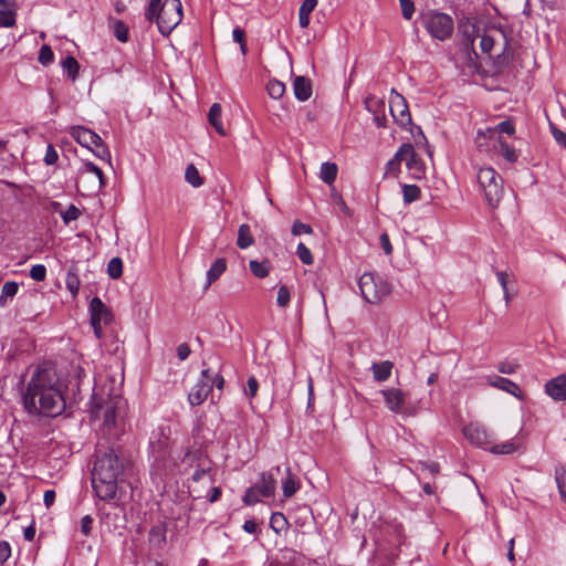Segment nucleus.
<instances>
[{
    "instance_id": "nucleus-1",
    "label": "nucleus",
    "mask_w": 566,
    "mask_h": 566,
    "mask_svg": "<svg viewBox=\"0 0 566 566\" xmlns=\"http://www.w3.org/2000/svg\"><path fill=\"white\" fill-rule=\"evenodd\" d=\"M133 473V462L120 447H105L97 443L92 470V486L101 500H113L117 490L128 482Z\"/></svg>"
},
{
    "instance_id": "nucleus-2",
    "label": "nucleus",
    "mask_w": 566,
    "mask_h": 566,
    "mask_svg": "<svg viewBox=\"0 0 566 566\" xmlns=\"http://www.w3.org/2000/svg\"><path fill=\"white\" fill-rule=\"evenodd\" d=\"M64 388L55 369L38 368L22 396L23 407L31 415L60 416L66 408Z\"/></svg>"
},
{
    "instance_id": "nucleus-3",
    "label": "nucleus",
    "mask_w": 566,
    "mask_h": 566,
    "mask_svg": "<svg viewBox=\"0 0 566 566\" xmlns=\"http://www.w3.org/2000/svg\"><path fill=\"white\" fill-rule=\"evenodd\" d=\"M170 434V427L165 424L153 430L149 438L148 451L151 469L159 476L167 475L177 467V461L171 455L174 442Z\"/></svg>"
},
{
    "instance_id": "nucleus-4",
    "label": "nucleus",
    "mask_w": 566,
    "mask_h": 566,
    "mask_svg": "<svg viewBox=\"0 0 566 566\" xmlns=\"http://www.w3.org/2000/svg\"><path fill=\"white\" fill-rule=\"evenodd\" d=\"M418 21L433 40L444 42L453 34V19L448 13L428 9L420 13Z\"/></svg>"
},
{
    "instance_id": "nucleus-5",
    "label": "nucleus",
    "mask_w": 566,
    "mask_h": 566,
    "mask_svg": "<svg viewBox=\"0 0 566 566\" xmlns=\"http://www.w3.org/2000/svg\"><path fill=\"white\" fill-rule=\"evenodd\" d=\"M181 464L184 465L181 472L185 474L188 473L189 470H193L190 475L192 482H199L205 476H207L211 483L214 482V464L201 449L187 450L181 459Z\"/></svg>"
},
{
    "instance_id": "nucleus-6",
    "label": "nucleus",
    "mask_w": 566,
    "mask_h": 566,
    "mask_svg": "<svg viewBox=\"0 0 566 566\" xmlns=\"http://www.w3.org/2000/svg\"><path fill=\"white\" fill-rule=\"evenodd\" d=\"M480 190L483 192L486 203L496 208L503 196V179L492 167H481L476 172Z\"/></svg>"
},
{
    "instance_id": "nucleus-7",
    "label": "nucleus",
    "mask_w": 566,
    "mask_h": 566,
    "mask_svg": "<svg viewBox=\"0 0 566 566\" xmlns=\"http://www.w3.org/2000/svg\"><path fill=\"white\" fill-rule=\"evenodd\" d=\"M361 297L369 304L380 303L390 292L389 284L375 273H364L358 280Z\"/></svg>"
},
{
    "instance_id": "nucleus-8",
    "label": "nucleus",
    "mask_w": 566,
    "mask_h": 566,
    "mask_svg": "<svg viewBox=\"0 0 566 566\" xmlns=\"http://www.w3.org/2000/svg\"><path fill=\"white\" fill-rule=\"evenodd\" d=\"M182 20V4L180 0H165L155 17L159 32L168 35Z\"/></svg>"
},
{
    "instance_id": "nucleus-9",
    "label": "nucleus",
    "mask_w": 566,
    "mask_h": 566,
    "mask_svg": "<svg viewBox=\"0 0 566 566\" xmlns=\"http://www.w3.org/2000/svg\"><path fill=\"white\" fill-rule=\"evenodd\" d=\"M93 401V412L97 417H103L104 423L107 426H113L116 421V412L122 401L119 395H111L107 394L105 398L104 389L102 394L94 392L92 397Z\"/></svg>"
},
{
    "instance_id": "nucleus-10",
    "label": "nucleus",
    "mask_w": 566,
    "mask_h": 566,
    "mask_svg": "<svg viewBox=\"0 0 566 566\" xmlns=\"http://www.w3.org/2000/svg\"><path fill=\"white\" fill-rule=\"evenodd\" d=\"M275 489L276 482L273 475L271 473L263 472L260 474L258 482L245 491L243 502L247 505H253L258 503L261 497L273 496Z\"/></svg>"
},
{
    "instance_id": "nucleus-11",
    "label": "nucleus",
    "mask_w": 566,
    "mask_h": 566,
    "mask_svg": "<svg viewBox=\"0 0 566 566\" xmlns=\"http://www.w3.org/2000/svg\"><path fill=\"white\" fill-rule=\"evenodd\" d=\"M385 406L394 413L410 416L411 411L407 406V396L399 388H387L380 390Z\"/></svg>"
},
{
    "instance_id": "nucleus-12",
    "label": "nucleus",
    "mask_w": 566,
    "mask_h": 566,
    "mask_svg": "<svg viewBox=\"0 0 566 566\" xmlns=\"http://www.w3.org/2000/svg\"><path fill=\"white\" fill-rule=\"evenodd\" d=\"M212 374L210 369H203L196 385L188 394V401L191 406L201 405L212 391Z\"/></svg>"
},
{
    "instance_id": "nucleus-13",
    "label": "nucleus",
    "mask_w": 566,
    "mask_h": 566,
    "mask_svg": "<svg viewBox=\"0 0 566 566\" xmlns=\"http://www.w3.org/2000/svg\"><path fill=\"white\" fill-rule=\"evenodd\" d=\"M390 113L396 123L401 127H407L411 123L407 102L395 88L391 90Z\"/></svg>"
},
{
    "instance_id": "nucleus-14",
    "label": "nucleus",
    "mask_w": 566,
    "mask_h": 566,
    "mask_svg": "<svg viewBox=\"0 0 566 566\" xmlns=\"http://www.w3.org/2000/svg\"><path fill=\"white\" fill-rule=\"evenodd\" d=\"M401 153L405 154V161L413 179H421L426 174V166L422 159L415 153L411 144H402Z\"/></svg>"
},
{
    "instance_id": "nucleus-15",
    "label": "nucleus",
    "mask_w": 566,
    "mask_h": 566,
    "mask_svg": "<svg viewBox=\"0 0 566 566\" xmlns=\"http://www.w3.org/2000/svg\"><path fill=\"white\" fill-rule=\"evenodd\" d=\"M464 437L480 448H486L492 442V436L484 426L471 422L463 428Z\"/></svg>"
},
{
    "instance_id": "nucleus-16",
    "label": "nucleus",
    "mask_w": 566,
    "mask_h": 566,
    "mask_svg": "<svg viewBox=\"0 0 566 566\" xmlns=\"http://www.w3.org/2000/svg\"><path fill=\"white\" fill-rule=\"evenodd\" d=\"M458 31L463 39V46L468 51V53H473L475 56L478 55L474 50L475 36L478 35V27L476 23L470 18L462 19L458 24Z\"/></svg>"
},
{
    "instance_id": "nucleus-17",
    "label": "nucleus",
    "mask_w": 566,
    "mask_h": 566,
    "mask_svg": "<svg viewBox=\"0 0 566 566\" xmlns=\"http://www.w3.org/2000/svg\"><path fill=\"white\" fill-rule=\"evenodd\" d=\"M70 135L83 147L92 149L95 144L101 145V136L84 126H73Z\"/></svg>"
},
{
    "instance_id": "nucleus-18",
    "label": "nucleus",
    "mask_w": 566,
    "mask_h": 566,
    "mask_svg": "<svg viewBox=\"0 0 566 566\" xmlns=\"http://www.w3.org/2000/svg\"><path fill=\"white\" fill-rule=\"evenodd\" d=\"M91 322L103 323L108 325L113 321L111 310L103 303V301L95 296L90 303Z\"/></svg>"
},
{
    "instance_id": "nucleus-19",
    "label": "nucleus",
    "mask_w": 566,
    "mask_h": 566,
    "mask_svg": "<svg viewBox=\"0 0 566 566\" xmlns=\"http://www.w3.org/2000/svg\"><path fill=\"white\" fill-rule=\"evenodd\" d=\"M545 394L555 401L566 400V375L562 374L545 384Z\"/></svg>"
},
{
    "instance_id": "nucleus-20",
    "label": "nucleus",
    "mask_w": 566,
    "mask_h": 566,
    "mask_svg": "<svg viewBox=\"0 0 566 566\" xmlns=\"http://www.w3.org/2000/svg\"><path fill=\"white\" fill-rule=\"evenodd\" d=\"M293 91L296 99L307 101L312 96L311 81L305 76H295L293 80Z\"/></svg>"
},
{
    "instance_id": "nucleus-21",
    "label": "nucleus",
    "mask_w": 566,
    "mask_h": 566,
    "mask_svg": "<svg viewBox=\"0 0 566 566\" xmlns=\"http://www.w3.org/2000/svg\"><path fill=\"white\" fill-rule=\"evenodd\" d=\"M148 541L153 547L161 548L167 541V524L159 522L153 525L148 534Z\"/></svg>"
},
{
    "instance_id": "nucleus-22",
    "label": "nucleus",
    "mask_w": 566,
    "mask_h": 566,
    "mask_svg": "<svg viewBox=\"0 0 566 566\" xmlns=\"http://www.w3.org/2000/svg\"><path fill=\"white\" fill-rule=\"evenodd\" d=\"M394 364L389 360L373 363L371 370L374 379L378 382L386 381L391 376Z\"/></svg>"
},
{
    "instance_id": "nucleus-23",
    "label": "nucleus",
    "mask_w": 566,
    "mask_h": 566,
    "mask_svg": "<svg viewBox=\"0 0 566 566\" xmlns=\"http://www.w3.org/2000/svg\"><path fill=\"white\" fill-rule=\"evenodd\" d=\"M221 113H222V109H221L220 104L214 103L211 105V107L209 109L208 119H209V123L211 124V126L216 129V132L219 135L224 136L226 130H224L222 122H221Z\"/></svg>"
},
{
    "instance_id": "nucleus-24",
    "label": "nucleus",
    "mask_w": 566,
    "mask_h": 566,
    "mask_svg": "<svg viewBox=\"0 0 566 566\" xmlns=\"http://www.w3.org/2000/svg\"><path fill=\"white\" fill-rule=\"evenodd\" d=\"M491 386L499 388L501 390H504L509 394H511L514 397H518L521 389L514 381L510 380L509 378L496 376L494 380L490 381Z\"/></svg>"
},
{
    "instance_id": "nucleus-25",
    "label": "nucleus",
    "mask_w": 566,
    "mask_h": 566,
    "mask_svg": "<svg viewBox=\"0 0 566 566\" xmlns=\"http://www.w3.org/2000/svg\"><path fill=\"white\" fill-rule=\"evenodd\" d=\"M227 270V263L224 259H217L210 269L207 271V284L206 289L209 287L214 281H217Z\"/></svg>"
},
{
    "instance_id": "nucleus-26",
    "label": "nucleus",
    "mask_w": 566,
    "mask_h": 566,
    "mask_svg": "<svg viewBox=\"0 0 566 566\" xmlns=\"http://www.w3.org/2000/svg\"><path fill=\"white\" fill-rule=\"evenodd\" d=\"M338 167L335 163L325 161L321 165L319 178L326 185H333L336 180Z\"/></svg>"
},
{
    "instance_id": "nucleus-27",
    "label": "nucleus",
    "mask_w": 566,
    "mask_h": 566,
    "mask_svg": "<svg viewBox=\"0 0 566 566\" xmlns=\"http://www.w3.org/2000/svg\"><path fill=\"white\" fill-rule=\"evenodd\" d=\"M494 148L509 163H515L518 158L516 149L502 138L497 139Z\"/></svg>"
},
{
    "instance_id": "nucleus-28",
    "label": "nucleus",
    "mask_w": 566,
    "mask_h": 566,
    "mask_svg": "<svg viewBox=\"0 0 566 566\" xmlns=\"http://www.w3.org/2000/svg\"><path fill=\"white\" fill-rule=\"evenodd\" d=\"M237 244L240 249H248L254 244V238L249 224L243 223L239 227Z\"/></svg>"
},
{
    "instance_id": "nucleus-29",
    "label": "nucleus",
    "mask_w": 566,
    "mask_h": 566,
    "mask_svg": "<svg viewBox=\"0 0 566 566\" xmlns=\"http://www.w3.org/2000/svg\"><path fill=\"white\" fill-rule=\"evenodd\" d=\"M300 489V483L296 478L291 473L290 468L286 469V476L282 482V490L284 497L289 499L293 496Z\"/></svg>"
},
{
    "instance_id": "nucleus-30",
    "label": "nucleus",
    "mask_w": 566,
    "mask_h": 566,
    "mask_svg": "<svg viewBox=\"0 0 566 566\" xmlns=\"http://www.w3.org/2000/svg\"><path fill=\"white\" fill-rule=\"evenodd\" d=\"M19 286L15 282H6L1 290L0 305L6 306L8 301L12 300L18 293Z\"/></svg>"
},
{
    "instance_id": "nucleus-31",
    "label": "nucleus",
    "mask_w": 566,
    "mask_h": 566,
    "mask_svg": "<svg viewBox=\"0 0 566 566\" xmlns=\"http://www.w3.org/2000/svg\"><path fill=\"white\" fill-rule=\"evenodd\" d=\"M62 67L72 81L76 80L78 75L80 64L75 57L66 56L65 59H63Z\"/></svg>"
},
{
    "instance_id": "nucleus-32",
    "label": "nucleus",
    "mask_w": 566,
    "mask_h": 566,
    "mask_svg": "<svg viewBox=\"0 0 566 566\" xmlns=\"http://www.w3.org/2000/svg\"><path fill=\"white\" fill-rule=\"evenodd\" d=\"M517 449H518V444L513 440H509L503 443L493 444L490 448V452H492L493 454H512Z\"/></svg>"
},
{
    "instance_id": "nucleus-33",
    "label": "nucleus",
    "mask_w": 566,
    "mask_h": 566,
    "mask_svg": "<svg viewBox=\"0 0 566 566\" xmlns=\"http://www.w3.org/2000/svg\"><path fill=\"white\" fill-rule=\"evenodd\" d=\"M249 268L252 274L258 279H264L270 273V268L265 261L259 262L256 260H251L249 262Z\"/></svg>"
},
{
    "instance_id": "nucleus-34",
    "label": "nucleus",
    "mask_w": 566,
    "mask_h": 566,
    "mask_svg": "<svg viewBox=\"0 0 566 566\" xmlns=\"http://www.w3.org/2000/svg\"><path fill=\"white\" fill-rule=\"evenodd\" d=\"M421 190L417 185H402L405 205H409L420 198Z\"/></svg>"
},
{
    "instance_id": "nucleus-35",
    "label": "nucleus",
    "mask_w": 566,
    "mask_h": 566,
    "mask_svg": "<svg viewBox=\"0 0 566 566\" xmlns=\"http://www.w3.org/2000/svg\"><path fill=\"white\" fill-rule=\"evenodd\" d=\"M266 91L270 97L279 99L285 93V84L279 80H271L266 85Z\"/></svg>"
},
{
    "instance_id": "nucleus-36",
    "label": "nucleus",
    "mask_w": 566,
    "mask_h": 566,
    "mask_svg": "<svg viewBox=\"0 0 566 566\" xmlns=\"http://www.w3.org/2000/svg\"><path fill=\"white\" fill-rule=\"evenodd\" d=\"M287 525H289L287 520L283 513H280V512L272 513L271 518H270V527L276 534H279L283 530H285L287 527Z\"/></svg>"
},
{
    "instance_id": "nucleus-37",
    "label": "nucleus",
    "mask_w": 566,
    "mask_h": 566,
    "mask_svg": "<svg viewBox=\"0 0 566 566\" xmlns=\"http://www.w3.org/2000/svg\"><path fill=\"white\" fill-rule=\"evenodd\" d=\"M107 273L112 279H119L123 274V261L120 258H113L107 264Z\"/></svg>"
},
{
    "instance_id": "nucleus-38",
    "label": "nucleus",
    "mask_w": 566,
    "mask_h": 566,
    "mask_svg": "<svg viewBox=\"0 0 566 566\" xmlns=\"http://www.w3.org/2000/svg\"><path fill=\"white\" fill-rule=\"evenodd\" d=\"M185 178L193 187H199L203 184L198 169L192 164L186 168Z\"/></svg>"
},
{
    "instance_id": "nucleus-39",
    "label": "nucleus",
    "mask_w": 566,
    "mask_h": 566,
    "mask_svg": "<svg viewBox=\"0 0 566 566\" xmlns=\"http://www.w3.org/2000/svg\"><path fill=\"white\" fill-rule=\"evenodd\" d=\"M401 161H405V154L401 153V146H400L399 149L397 150V153L395 154L394 158L387 163V166H386L387 172L397 175L400 170L399 166H400Z\"/></svg>"
},
{
    "instance_id": "nucleus-40",
    "label": "nucleus",
    "mask_w": 566,
    "mask_h": 566,
    "mask_svg": "<svg viewBox=\"0 0 566 566\" xmlns=\"http://www.w3.org/2000/svg\"><path fill=\"white\" fill-rule=\"evenodd\" d=\"M66 289L73 296H76L80 290V279L76 274L67 272L65 279Z\"/></svg>"
},
{
    "instance_id": "nucleus-41",
    "label": "nucleus",
    "mask_w": 566,
    "mask_h": 566,
    "mask_svg": "<svg viewBox=\"0 0 566 566\" xmlns=\"http://www.w3.org/2000/svg\"><path fill=\"white\" fill-rule=\"evenodd\" d=\"M114 35L123 43L128 41V28L123 21L118 20L114 22Z\"/></svg>"
},
{
    "instance_id": "nucleus-42",
    "label": "nucleus",
    "mask_w": 566,
    "mask_h": 566,
    "mask_svg": "<svg viewBox=\"0 0 566 566\" xmlns=\"http://www.w3.org/2000/svg\"><path fill=\"white\" fill-rule=\"evenodd\" d=\"M296 253H297L300 260L302 261V263H304L306 265H310L313 263V261H314L313 255H312L310 249L303 242H300L297 244Z\"/></svg>"
},
{
    "instance_id": "nucleus-43",
    "label": "nucleus",
    "mask_w": 566,
    "mask_h": 566,
    "mask_svg": "<svg viewBox=\"0 0 566 566\" xmlns=\"http://www.w3.org/2000/svg\"><path fill=\"white\" fill-rule=\"evenodd\" d=\"M291 301V292L285 285H281L277 290L276 304L280 307H286Z\"/></svg>"
},
{
    "instance_id": "nucleus-44",
    "label": "nucleus",
    "mask_w": 566,
    "mask_h": 566,
    "mask_svg": "<svg viewBox=\"0 0 566 566\" xmlns=\"http://www.w3.org/2000/svg\"><path fill=\"white\" fill-rule=\"evenodd\" d=\"M163 0H150L149 4L146 9L145 17L149 22H154L157 12L160 10L163 6Z\"/></svg>"
},
{
    "instance_id": "nucleus-45",
    "label": "nucleus",
    "mask_w": 566,
    "mask_h": 566,
    "mask_svg": "<svg viewBox=\"0 0 566 566\" xmlns=\"http://www.w3.org/2000/svg\"><path fill=\"white\" fill-rule=\"evenodd\" d=\"M95 148L92 147V151L96 157H98L102 160H106L107 163H111V151L108 150L107 146L104 144V142L101 139V145L95 144Z\"/></svg>"
},
{
    "instance_id": "nucleus-46",
    "label": "nucleus",
    "mask_w": 566,
    "mask_h": 566,
    "mask_svg": "<svg viewBox=\"0 0 566 566\" xmlns=\"http://www.w3.org/2000/svg\"><path fill=\"white\" fill-rule=\"evenodd\" d=\"M84 170L86 172L93 174V175H95L97 177V179H98V187L99 188L104 185L103 171L94 163H92V161H84Z\"/></svg>"
},
{
    "instance_id": "nucleus-47",
    "label": "nucleus",
    "mask_w": 566,
    "mask_h": 566,
    "mask_svg": "<svg viewBox=\"0 0 566 566\" xmlns=\"http://www.w3.org/2000/svg\"><path fill=\"white\" fill-rule=\"evenodd\" d=\"M54 60V54L49 45H43L39 52V62L42 65H49Z\"/></svg>"
},
{
    "instance_id": "nucleus-48",
    "label": "nucleus",
    "mask_w": 566,
    "mask_h": 566,
    "mask_svg": "<svg viewBox=\"0 0 566 566\" xmlns=\"http://www.w3.org/2000/svg\"><path fill=\"white\" fill-rule=\"evenodd\" d=\"M78 217L80 210L74 205L69 206L67 209L61 213V218L66 224H69L71 221L76 220Z\"/></svg>"
},
{
    "instance_id": "nucleus-49",
    "label": "nucleus",
    "mask_w": 566,
    "mask_h": 566,
    "mask_svg": "<svg viewBox=\"0 0 566 566\" xmlns=\"http://www.w3.org/2000/svg\"><path fill=\"white\" fill-rule=\"evenodd\" d=\"M30 276L36 282H41L46 276V268L43 264H35L30 270Z\"/></svg>"
},
{
    "instance_id": "nucleus-50",
    "label": "nucleus",
    "mask_w": 566,
    "mask_h": 566,
    "mask_svg": "<svg viewBox=\"0 0 566 566\" xmlns=\"http://www.w3.org/2000/svg\"><path fill=\"white\" fill-rule=\"evenodd\" d=\"M402 17L410 20L415 13V4L411 0H399Z\"/></svg>"
},
{
    "instance_id": "nucleus-51",
    "label": "nucleus",
    "mask_w": 566,
    "mask_h": 566,
    "mask_svg": "<svg viewBox=\"0 0 566 566\" xmlns=\"http://www.w3.org/2000/svg\"><path fill=\"white\" fill-rule=\"evenodd\" d=\"M15 24V14L12 10H7L0 14V27L11 28Z\"/></svg>"
},
{
    "instance_id": "nucleus-52",
    "label": "nucleus",
    "mask_w": 566,
    "mask_h": 566,
    "mask_svg": "<svg viewBox=\"0 0 566 566\" xmlns=\"http://www.w3.org/2000/svg\"><path fill=\"white\" fill-rule=\"evenodd\" d=\"M313 232V229L310 224L303 223L301 221H295L292 227V234L293 235H301V234H311Z\"/></svg>"
},
{
    "instance_id": "nucleus-53",
    "label": "nucleus",
    "mask_w": 566,
    "mask_h": 566,
    "mask_svg": "<svg viewBox=\"0 0 566 566\" xmlns=\"http://www.w3.org/2000/svg\"><path fill=\"white\" fill-rule=\"evenodd\" d=\"M376 104L380 108V112H377V111L374 112V122L377 125V127H385L386 126V116L384 114L385 104L381 101H377Z\"/></svg>"
},
{
    "instance_id": "nucleus-54",
    "label": "nucleus",
    "mask_w": 566,
    "mask_h": 566,
    "mask_svg": "<svg viewBox=\"0 0 566 566\" xmlns=\"http://www.w3.org/2000/svg\"><path fill=\"white\" fill-rule=\"evenodd\" d=\"M258 389H259V382H258L256 378L254 376H250L247 381V387L244 388V394L248 397L253 398L256 395Z\"/></svg>"
},
{
    "instance_id": "nucleus-55",
    "label": "nucleus",
    "mask_w": 566,
    "mask_h": 566,
    "mask_svg": "<svg viewBox=\"0 0 566 566\" xmlns=\"http://www.w3.org/2000/svg\"><path fill=\"white\" fill-rule=\"evenodd\" d=\"M59 159L57 151L55 148L49 144L46 147L45 156H44V163L49 166L54 165Z\"/></svg>"
},
{
    "instance_id": "nucleus-56",
    "label": "nucleus",
    "mask_w": 566,
    "mask_h": 566,
    "mask_svg": "<svg viewBox=\"0 0 566 566\" xmlns=\"http://www.w3.org/2000/svg\"><path fill=\"white\" fill-rule=\"evenodd\" d=\"M566 470L564 467H558L555 470V481L559 493H563V485H565Z\"/></svg>"
},
{
    "instance_id": "nucleus-57",
    "label": "nucleus",
    "mask_w": 566,
    "mask_h": 566,
    "mask_svg": "<svg viewBox=\"0 0 566 566\" xmlns=\"http://www.w3.org/2000/svg\"><path fill=\"white\" fill-rule=\"evenodd\" d=\"M495 129L499 133L507 134L510 136L515 133L514 124L511 120H503V122L499 123L496 125Z\"/></svg>"
},
{
    "instance_id": "nucleus-58",
    "label": "nucleus",
    "mask_w": 566,
    "mask_h": 566,
    "mask_svg": "<svg viewBox=\"0 0 566 566\" xmlns=\"http://www.w3.org/2000/svg\"><path fill=\"white\" fill-rule=\"evenodd\" d=\"M316 6H317V0H303L301 7L298 9V13L311 15V13L314 11Z\"/></svg>"
},
{
    "instance_id": "nucleus-59",
    "label": "nucleus",
    "mask_w": 566,
    "mask_h": 566,
    "mask_svg": "<svg viewBox=\"0 0 566 566\" xmlns=\"http://www.w3.org/2000/svg\"><path fill=\"white\" fill-rule=\"evenodd\" d=\"M379 243L386 255H390L392 253V245L390 243L389 235L386 232L380 234Z\"/></svg>"
},
{
    "instance_id": "nucleus-60",
    "label": "nucleus",
    "mask_w": 566,
    "mask_h": 566,
    "mask_svg": "<svg viewBox=\"0 0 566 566\" xmlns=\"http://www.w3.org/2000/svg\"><path fill=\"white\" fill-rule=\"evenodd\" d=\"M11 556L10 544L6 541L0 542V564H4Z\"/></svg>"
},
{
    "instance_id": "nucleus-61",
    "label": "nucleus",
    "mask_w": 566,
    "mask_h": 566,
    "mask_svg": "<svg viewBox=\"0 0 566 566\" xmlns=\"http://www.w3.org/2000/svg\"><path fill=\"white\" fill-rule=\"evenodd\" d=\"M481 50L485 53H490L494 46V39L491 35L483 34L480 41Z\"/></svg>"
},
{
    "instance_id": "nucleus-62",
    "label": "nucleus",
    "mask_w": 566,
    "mask_h": 566,
    "mask_svg": "<svg viewBox=\"0 0 566 566\" xmlns=\"http://www.w3.org/2000/svg\"><path fill=\"white\" fill-rule=\"evenodd\" d=\"M93 518L90 515H85L81 520V532L87 536L91 533Z\"/></svg>"
},
{
    "instance_id": "nucleus-63",
    "label": "nucleus",
    "mask_w": 566,
    "mask_h": 566,
    "mask_svg": "<svg viewBox=\"0 0 566 566\" xmlns=\"http://www.w3.org/2000/svg\"><path fill=\"white\" fill-rule=\"evenodd\" d=\"M421 470L429 472L431 475L439 473L440 467L437 462H421Z\"/></svg>"
},
{
    "instance_id": "nucleus-64",
    "label": "nucleus",
    "mask_w": 566,
    "mask_h": 566,
    "mask_svg": "<svg viewBox=\"0 0 566 566\" xmlns=\"http://www.w3.org/2000/svg\"><path fill=\"white\" fill-rule=\"evenodd\" d=\"M553 136L560 146L566 148V133H564L560 129L554 128Z\"/></svg>"
}]
</instances>
